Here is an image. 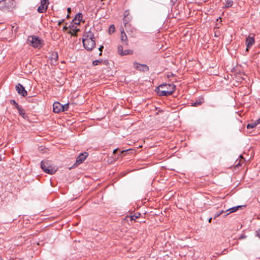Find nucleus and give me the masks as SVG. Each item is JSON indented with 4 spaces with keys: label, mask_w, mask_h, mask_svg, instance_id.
Wrapping results in <instances>:
<instances>
[{
    "label": "nucleus",
    "mask_w": 260,
    "mask_h": 260,
    "mask_svg": "<svg viewBox=\"0 0 260 260\" xmlns=\"http://www.w3.org/2000/svg\"><path fill=\"white\" fill-rule=\"evenodd\" d=\"M67 18H68V17H69V14H68V15H67Z\"/></svg>",
    "instance_id": "a18cd8bd"
},
{
    "label": "nucleus",
    "mask_w": 260,
    "mask_h": 260,
    "mask_svg": "<svg viewBox=\"0 0 260 260\" xmlns=\"http://www.w3.org/2000/svg\"><path fill=\"white\" fill-rule=\"evenodd\" d=\"M256 123V125L257 124H258L259 123H260V118L254 121Z\"/></svg>",
    "instance_id": "72a5a7b5"
},
{
    "label": "nucleus",
    "mask_w": 260,
    "mask_h": 260,
    "mask_svg": "<svg viewBox=\"0 0 260 260\" xmlns=\"http://www.w3.org/2000/svg\"><path fill=\"white\" fill-rule=\"evenodd\" d=\"M53 107L54 113H59L61 111V109H62V105L58 102H55L53 105Z\"/></svg>",
    "instance_id": "4468645a"
},
{
    "label": "nucleus",
    "mask_w": 260,
    "mask_h": 260,
    "mask_svg": "<svg viewBox=\"0 0 260 260\" xmlns=\"http://www.w3.org/2000/svg\"><path fill=\"white\" fill-rule=\"evenodd\" d=\"M233 2L232 0H226L224 8H228L233 6Z\"/></svg>",
    "instance_id": "6ab92c4d"
},
{
    "label": "nucleus",
    "mask_w": 260,
    "mask_h": 260,
    "mask_svg": "<svg viewBox=\"0 0 260 260\" xmlns=\"http://www.w3.org/2000/svg\"><path fill=\"white\" fill-rule=\"evenodd\" d=\"M139 217L138 216H136V215H132L131 216V220H135L137 218H138Z\"/></svg>",
    "instance_id": "7c9ffc66"
},
{
    "label": "nucleus",
    "mask_w": 260,
    "mask_h": 260,
    "mask_svg": "<svg viewBox=\"0 0 260 260\" xmlns=\"http://www.w3.org/2000/svg\"><path fill=\"white\" fill-rule=\"evenodd\" d=\"M88 154L87 152H84L81 153L77 158L76 163L77 165H79L83 162L86 159Z\"/></svg>",
    "instance_id": "9d476101"
},
{
    "label": "nucleus",
    "mask_w": 260,
    "mask_h": 260,
    "mask_svg": "<svg viewBox=\"0 0 260 260\" xmlns=\"http://www.w3.org/2000/svg\"><path fill=\"white\" fill-rule=\"evenodd\" d=\"M117 51H118V52L119 53V54L122 56V55L123 54V47L122 45H119L118 46Z\"/></svg>",
    "instance_id": "b1692460"
},
{
    "label": "nucleus",
    "mask_w": 260,
    "mask_h": 260,
    "mask_svg": "<svg viewBox=\"0 0 260 260\" xmlns=\"http://www.w3.org/2000/svg\"><path fill=\"white\" fill-rule=\"evenodd\" d=\"M75 17L76 18V20H78L77 23H80L83 18V15L82 13H79L76 15Z\"/></svg>",
    "instance_id": "4be33fe9"
},
{
    "label": "nucleus",
    "mask_w": 260,
    "mask_h": 260,
    "mask_svg": "<svg viewBox=\"0 0 260 260\" xmlns=\"http://www.w3.org/2000/svg\"><path fill=\"white\" fill-rule=\"evenodd\" d=\"M3 159V157L1 155H0V162L2 161Z\"/></svg>",
    "instance_id": "58836bf2"
},
{
    "label": "nucleus",
    "mask_w": 260,
    "mask_h": 260,
    "mask_svg": "<svg viewBox=\"0 0 260 260\" xmlns=\"http://www.w3.org/2000/svg\"><path fill=\"white\" fill-rule=\"evenodd\" d=\"M241 207H242L241 206H238L237 207H232V208L227 210L226 211V212L229 211V212L226 215H225L224 216H226V215H228V214H229L231 213H233V212L236 211L238 209V208H241Z\"/></svg>",
    "instance_id": "f3484780"
},
{
    "label": "nucleus",
    "mask_w": 260,
    "mask_h": 260,
    "mask_svg": "<svg viewBox=\"0 0 260 260\" xmlns=\"http://www.w3.org/2000/svg\"><path fill=\"white\" fill-rule=\"evenodd\" d=\"M129 14H129V10L125 11L124 12V14H123L124 18H123V23H124V27H125V29H126V31H127V27L129 25L128 22L131 20V17L129 16Z\"/></svg>",
    "instance_id": "6e6552de"
},
{
    "label": "nucleus",
    "mask_w": 260,
    "mask_h": 260,
    "mask_svg": "<svg viewBox=\"0 0 260 260\" xmlns=\"http://www.w3.org/2000/svg\"><path fill=\"white\" fill-rule=\"evenodd\" d=\"M256 236L260 238V229L256 231Z\"/></svg>",
    "instance_id": "473e14b6"
},
{
    "label": "nucleus",
    "mask_w": 260,
    "mask_h": 260,
    "mask_svg": "<svg viewBox=\"0 0 260 260\" xmlns=\"http://www.w3.org/2000/svg\"><path fill=\"white\" fill-rule=\"evenodd\" d=\"M41 167L44 172L51 175L54 174L57 171V168L53 166L49 160H42Z\"/></svg>",
    "instance_id": "f03ea898"
},
{
    "label": "nucleus",
    "mask_w": 260,
    "mask_h": 260,
    "mask_svg": "<svg viewBox=\"0 0 260 260\" xmlns=\"http://www.w3.org/2000/svg\"><path fill=\"white\" fill-rule=\"evenodd\" d=\"M58 53L57 52H52L50 55V59L52 64L56 63L58 59Z\"/></svg>",
    "instance_id": "2eb2a0df"
},
{
    "label": "nucleus",
    "mask_w": 260,
    "mask_h": 260,
    "mask_svg": "<svg viewBox=\"0 0 260 260\" xmlns=\"http://www.w3.org/2000/svg\"><path fill=\"white\" fill-rule=\"evenodd\" d=\"M103 48H104V46L102 45L100 47V48H99V50L101 51V52L99 54L100 55H102V51Z\"/></svg>",
    "instance_id": "2f4dec72"
},
{
    "label": "nucleus",
    "mask_w": 260,
    "mask_h": 260,
    "mask_svg": "<svg viewBox=\"0 0 260 260\" xmlns=\"http://www.w3.org/2000/svg\"><path fill=\"white\" fill-rule=\"evenodd\" d=\"M121 41L125 42H126L127 41V37L123 29L122 31H121Z\"/></svg>",
    "instance_id": "a211bd4d"
},
{
    "label": "nucleus",
    "mask_w": 260,
    "mask_h": 260,
    "mask_svg": "<svg viewBox=\"0 0 260 260\" xmlns=\"http://www.w3.org/2000/svg\"><path fill=\"white\" fill-rule=\"evenodd\" d=\"M134 68L140 71L146 72L149 70L148 67L145 64H141L137 62H134Z\"/></svg>",
    "instance_id": "0eeeda50"
},
{
    "label": "nucleus",
    "mask_w": 260,
    "mask_h": 260,
    "mask_svg": "<svg viewBox=\"0 0 260 260\" xmlns=\"http://www.w3.org/2000/svg\"><path fill=\"white\" fill-rule=\"evenodd\" d=\"M17 109L18 111L19 114L21 116L24 117L25 115V112L24 111V110L22 107H21L20 106H19L18 108H17Z\"/></svg>",
    "instance_id": "aec40b11"
},
{
    "label": "nucleus",
    "mask_w": 260,
    "mask_h": 260,
    "mask_svg": "<svg viewBox=\"0 0 260 260\" xmlns=\"http://www.w3.org/2000/svg\"><path fill=\"white\" fill-rule=\"evenodd\" d=\"M239 166H240V162H238L237 165H236V166L238 167Z\"/></svg>",
    "instance_id": "37998d69"
},
{
    "label": "nucleus",
    "mask_w": 260,
    "mask_h": 260,
    "mask_svg": "<svg viewBox=\"0 0 260 260\" xmlns=\"http://www.w3.org/2000/svg\"><path fill=\"white\" fill-rule=\"evenodd\" d=\"M68 29V27H67V26H64L63 27V30L64 31L67 30Z\"/></svg>",
    "instance_id": "c9c22d12"
},
{
    "label": "nucleus",
    "mask_w": 260,
    "mask_h": 260,
    "mask_svg": "<svg viewBox=\"0 0 260 260\" xmlns=\"http://www.w3.org/2000/svg\"><path fill=\"white\" fill-rule=\"evenodd\" d=\"M16 3L14 0H2L0 1V9L3 11H12L15 8Z\"/></svg>",
    "instance_id": "7ed1b4c3"
},
{
    "label": "nucleus",
    "mask_w": 260,
    "mask_h": 260,
    "mask_svg": "<svg viewBox=\"0 0 260 260\" xmlns=\"http://www.w3.org/2000/svg\"><path fill=\"white\" fill-rule=\"evenodd\" d=\"M63 21H64V19H62V20H61L59 21H58V25H61V24L62 23H63Z\"/></svg>",
    "instance_id": "f704fd0d"
},
{
    "label": "nucleus",
    "mask_w": 260,
    "mask_h": 260,
    "mask_svg": "<svg viewBox=\"0 0 260 260\" xmlns=\"http://www.w3.org/2000/svg\"><path fill=\"white\" fill-rule=\"evenodd\" d=\"M177 0H171V1L173 3H175V2H177Z\"/></svg>",
    "instance_id": "ea45409f"
},
{
    "label": "nucleus",
    "mask_w": 260,
    "mask_h": 260,
    "mask_svg": "<svg viewBox=\"0 0 260 260\" xmlns=\"http://www.w3.org/2000/svg\"><path fill=\"white\" fill-rule=\"evenodd\" d=\"M67 10H68V13H70L71 12V9L70 8H68Z\"/></svg>",
    "instance_id": "4c0bfd02"
},
{
    "label": "nucleus",
    "mask_w": 260,
    "mask_h": 260,
    "mask_svg": "<svg viewBox=\"0 0 260 260\" xmlns=\"http://www.w3.org/2000/svg\"><path fill=\"white\" fill-rule=\"evenodd\" d=\"M117 150H118V148L115 149L113 150V153H114V154H115V153H116V152H117Z\"/></svg>",
    "instance_id": "e433bc0d"
},
{
    "label": "nucleus",
    "mask_w": 260,
    "mask_h": 260,
    "mask_svg": "<svg viewBox=\"0 0 260 260\" xmlns=\"http://www.w3.org/2000/svg\"><path fill=\"white\" fill-rule=\"evenodd\" d=\"M77 22H78V20H76V18L75 17L74 19L72 21L71 24H74L75 25H78L80 24V23H77Z\"/></svg>",
    "instance_id": "c85d7f7f"
},
{
    "label": "nucleus",
    "mask_w": 260,
    "mask_h": 260,
    "mask_svg": "<svg viewBox=\"0 0 260 260\" xmlns=\"http://www.w3.org/2000/svg\"><path fill=\"white\" fill-rule=\"evenodd\" d=\"M0 260H3V259L2 258V257L1 256H0Z\"/></svg>",
    "instance_id": "c03bdc74"
},
{
    "label": "nucleus",
    "mask_w": 260,
    "mask_h": 260,
    "mask_svg": "<svg viewBox=\"0 0 260 260\" xmlns=\"http://www.w3.org/2000/svg\"><path fill=\"white\" fill-rule=\"evenodd\" d=\"M16 90L18 93L21 95L23 96H25L27 95V91L24 89V87L20 83L18 84L16 86Z\"/></svg>",
    "instance_id": "1a4fd4ad"
},
{
    "label": "nucleus",
    "mask_w": 260,
    "mask_h": 260,
    "mask_svg": "<svg viewBox=\"0 0 260 260\" xmlns=\"http://www.w3.org/2000/svg\"><path fill=\"white\" fill-rule=\"evenodd\" d=\"M62 109H61V111H67L69 109V104H66L64 105H62Z\"/></svg>",
    "instance_id": "393cba45"
},
{
    "label": "nucleus",
    "mask_w": 260,
    "mask_h": 260,
    "mask_svg": "<svg viewBox=\"0 0 260 260\" xmlns=\"http://www.w3.org/2000/svg\"><path fill=\"white\" fill-rule=\"evenodd\" d=\"M211 220H212V218L211 217V218H210L209 219L208 221H209V222H211Z\"/></svg>",
    "instance_id": "a19ab883"
},
{
    "label": "nucleus",
    "mask_w": 260,
    "mask_h": 260,
    "mask_svg": "<svg viewBox=\"0 0 260 260\" xmlns=\"http://www.w3.org/2000/svg\"><path fill=\"white\" fill-rule=\"evenodd\" d=\"M83 46L87 51H91L95 47V40L82 39Z\"/></svg>",
    "instance_id": "39448f33"
},
{
    "label": "nucleus",
    "mask_w": 260,
    "mask_h": 260,
    "mask_svg": "<svg viewBox=\"0 0 260 260\" xmlns=\"http://www.w3.org/2000/svg\"><path fill=\"white\" fill-rule=\"evenodd\" d=\"M204 103V98L203 97H200V98L197 100L196 102L191 103V106L193 107H197L201 105Z\"/></svg>",
    "instance_id": "dca6fc26"
},
{
    "label": "nucleus",
    "mask_w": 260,
    "mask_h": 260,
    "mask_svg": "<svg viewBox=\"0 0 260 260\" xmlns=\"http://www.w3.org/2000/svg\"><path fill=\"white\" fill-rule=\"evenodd\" d=\"M27 43L35 48H39L41 46V41L39 37L35 36H30L28 37Z\"/></svg>",
    "instance_id": "20e7f679"
},
{
    "label": "nucleus",
    "mask_w": 260,
    "mask_h": 260,
    "mask_svg": "<svg viewBox=\"0 0 260 260\" xmlns=\"http://www.w3.org/2000/svg\"><path fill=\"white\" fill-rule=\"evenodd\" d=\"M133 53V50H125L123 51L122 56L129 55V54H132Z\"/></svg>",
    "instance_id": "5701e85b"
},
{
    "label": "nucleus",
    "mask_w": 260,
    "mask_h": 260,
    "mask_svg": "<svg viewBox=\"0 0 260 260\" xmlns=\"http://www.w3.org/2000/svg\"><path fill=\"white\" fill-rule=\"evenodd\" d=\"M94 39L93 33L90 30L86 31L85 29L82 39L94 40Z\"/></svg>",
    "instance_id": "9b49d317"
},
{
    "label": "nucleus",
    "mask_w": 260,
    "mask_h": 260,
    "mask_svg": "<svg viewBox=\"0 0 260 260\" xmlns=\"http://www.w3.org/2000/svg\"><path fill=\"white\" fill-rule=\"evenodd\" d=\"M115 31V26L114 25H111L109 28V32L110 34L114 32Z\"/></svg>",
    "instance_id": "bb28decb"
},
{
    "label": "nucleus",
    "mask_w": 260,
    "mask_h": 260,
    "mask_svg": "<svg viewBox=\"0 0 260 260\" xmlns=\"http://www.w3.org/2000/svg\"><path fill=\"white\" fill-rule=\"evenodd\" d=\"M49 4V0H41L40 5L38 8V11L40 13L46 12Z\"/></svg>",
    "instance_id": "423d86ee"
},
{
    "label": "nucleus",
    "mask_w": 260,
    "mask_h": 260,
    "mask_svg": "<svg viewBox=\"0 0 260 260\" xmlns=\"http://www.w3.org/2000/svg\"><path fill=\"white\" fill-rule=\"evenodd\" d=\"M173 76V74H171V75H168V77H170L171 76Z\"/></svg>",
    "instance_id": "79ce46f5"
},
{
    "label": "nucleus",
    "mask_w": 260,
    "mask_h": 260,
    "mask_svg": "<svg viewBox=\"0 0 260 260\" xmlns=\"http://www.w3.org/2000/svg\"><path fill=\"white\" fill-rule=\"evenodd\" d=\"M223 212H224V211L223 210H222L220 212H218L217 213L215 216H214V218H216V217L219 216L221 214H222Z\"/></svg>",
    "instance_id": "c756f323"
},
{
    "label": "nucleus",
    "mask_w": 260,
    "mask_h": 260,
    "mask_svg": "<svg viewBox=\"0 0 260 260\" xmlns=\"http://www.w3.org/2000/svg\"><path fill=\"white\" fill-rule=\"evenodd\" d=\"M102 60H95L92 62V64L93 66H97L98 65L100 62H101Z\"/></svg>",
    "instance_id": "cd10ccee"
},
{
    "label": "nucleus",
    "mask_w": 260,
    "mask_h": 260,
    "mask_svg": "<svg viewBox=\"0 0 260 260\" xmlns=\"http://www.w3.org/2000/svg\"><path fill=\"white\" fill-rule=\"evenodd\" d=\"M158 93L160 96L171 95L176 89V86L173 84H163L158 87Z\"/></svg>",
    "instance_id": "f257e3e1"
},
{
    "label": "nucleus",
    "mask_w": 260,
    "mask_h": 260,
    "mask_svg": "<svg viewBox=\"0 0 260 260\" xmlns=\"http://www.w3.org/2000/svg\"><path fill=\"white\" fill-rule=\"evenodd\" d=\"M10 103L12 105L15 106L16 108H18L19 107V105H18V104L17 103H16L15 100H10Z\"/></svg>",
    "instance_id": "a878e982"
},
{
    "label": "nucleus",
    "mask_w": 260,
    "mask_h": 260,
    "mask_svg": "<svg viewBox=\"0 0 260 260\" xmlns=\"http://www.w3.org/2000/svg\"><path fill=\"white\" fill-rule=\"evenodd\" d=\"M256 126V123L254 121H252L247 125V128L248 129L253 128L255 127Z\"/></svg>",
    "instance_id": "412c9836"
},
{
    "label": "nucleus",
    "mask_w": 260,
    "mask_h": 260,
    "mask_svg": "<svg viewBox=\"0 0 260 260\" xmlns=\"http://www.w3.org/2000/svg\"><path fill=\"white\" fill-rule=\"evenodd\" d=\"M69 27L70 28L69 33L71 34L72 36H76L77 33L79 31V29L74 24H71L69 25Z\"/></svg>",
    "instance_id": "ddd939ff"
},
{
    "label": "nucleus",
    "mask_w": 260,
    "mask_h": 260,
    "mask_svg": "<svg viewBox=\"0 0 260 260\" xmlns=\"http://www.w3.org/2000/svg\"><path fill=\"white\" fill-rule=\"evenodd\" d=\"M254 43V39L253 37H250L249 36L246 40V45L247 46L246 51L248 50V49L250 48Z\"/></svg>",
    "instance_id": "f8f14e48"
}]
</instances>
